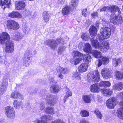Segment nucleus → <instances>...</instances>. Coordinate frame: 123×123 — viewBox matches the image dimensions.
Returning a JSON list of instances; mask_svg holds the SVG:
<instances>
[{
    "label": "nucleus",
    "mask_w": 123,
    "mask_h": 123,
    "mask_svg": "<svg viewBox=\"0 0 123 123\" xmlns=\"http://www.w3.org/2000/svg\"><path fill=\"white\" fill-rule=\"evenodd\" d=\"M94 38L91 39L92 44L96 49H99L103 52H106L109 49V44L108 42L103 40L101 43H99L97 40H94Z\"/></svg>",
    "instance_id": "nucleus-1"
},
{
    "label": "nucleus",
    "mask_w": 123,
    "mask_h": 123,
    "mask_svg": "<svg viewBox=\"0 0 123 123\" xmlns=\"http://www.w3.org/2000/svg\"><path fill=\"white\" fill-rule=\"evenodd\" d=\"M64 41L62 39H59L56 40L53 39L47 40L45 42V44L49 45L52 50L55 49L59 44H63Z\"/></svg>",
    "instance_id": "nucleus-2"
},
{
    "label": "nucleus",
    "mask_w": 123,
    "mask_h": 123,
    "mask_svg": "<svg viewBox=\"0 0 123 123\" xmlns=\"http://www.w3.org/2000/svg\"><path fill=\"white\" fill-rule=\"evenodd\" d=\"M87 78L89 82L93 81L97 82L100 80L99 74L97 70L88 73L87 74Z\"/></svg>",
    "instance_id": "nucleus-3"
},
{
    "label": "nucleus",
    "mask_w": 123,
    "mask_h": 123,
    "mask_svg": "<svg viewBox=\"0 0 123 123\" xmlns=\"http://www.w3.org/2000/svg\"><path fill=\"white\" fill-rule=\"evenodd\" d=\"M5 25L8 29L12 30H17L19 27L18 24L12 20H8L6 21L5 22Z\"/></svg>",
    "instance_id": "nucleus-4"
},
{
    "label": "nucleus",
    "mask_w": 123,
    "mask_h": 123,
    "mask_svg": "<svg viewBox=\"0 0 123 123\" xmlns=\"http://www.w3.org/2000/svg\"><path fill=\"white\" fill-rule=\"evenodd\" d=\"M102 37H99V40L102 41L104 39L109 38L111 34V30L108 27L102 28L100 30Z\"/></svg>",
    "instance_id": "nucleus-5"
},
{
    "label": "nucleus",
    "mask_w": 123,
    "mask_h": 123,
    "mask_svg": "<svg viewBox=\"0 0 123 123\" xmlns=\"http://www.w3.org/2000/svg\"><path fill=\"white\" fill-rule=\"evenodd\" d=\"M9 78V75L8 74L5 75L3 78L0 87V94L1 95H3L6 90L8 86V80Z\"/></svg>",
    "instance_id": "nucleus-6"
},
{
    "label": "nucleus",
    "mask_w": 123,
    "mask_h": 123,
    "mask_svg": "<svg viewBox=\"0 0 123 123\" xmlns=\"http://www.w3.org/2000/svg\"><path fill=\"white\" fill-rule=\"evenodd\" d=\"M119 14L114 17H111L110 18V22L115 25H119L121 24L123 22V18Z\"/></svg>",
    "instance_id": "nucleus-7"
},
{
    "label": "nucleus",
    "mask_w": 123,
    "mask_h": 123,
    "mask_svg": "<svg viewBox=\"0 0 123 123\" xmlns=\"http://www.w3.org/2000/svg\"><path fill=\"white\" fill-rule=\"evenodd\" d=\"M5 114L7 117L12 118L15 116V111L13 108L11 106H8L5 108Z\"/></svg>",
    "instance_id": "nucleus-8"
},
{
    "label": "nucleus",
    "mask_w": 123,
    "mask_h": 123,
    "mask_svg": "<svg viewBox=\"0 0 123 123\" xmlns=\"http://www.w3.org/2000/svg\"><path fill=\"white\" fill-rule=\"evenodd\" d=\"M6 47L5 48V51L7 53H11L13 52L14 49L13 43L11 41L5 43Z\"/></svg>",
    "instance_id": "nucleus-9"
},
{
    "label": "nucleus",
    "mask_w": 123,
    "mask_h": 123,
    "mask_svg": "<svg viewBox=\"0 0 123 123\" xmlns=\"http://www.w3.org/2000/svg\"><path fill=\"white\" fill-rule=\"evenodd\" d=\"M45 98L47 102V103L50 105H54L57 100V98L55 96L51 95L46 96Z\"/></svg>",
    "instance_id": "nucleus-10"
},
{
    "label": "nucleus",
    "mask_w": 123,
    "mask_h": 123,
    "mask_svg": "<svg viewBox=\"0 0 123 123\" xmlns=\"http://www.w3.org/2000/svg\"><path fill=\"white\" fill-rule=\"evenodd\" d=\"M117 100L116 98L113 97L109 99L106 102L107 107L110 109H113L117 104Z\"/></svg>",
    "instance_id": "nucleus-11"
},
{
    "label": "nucleus",
    "mask_w": 123,
    "mask_h": 123,
    "mask_svg": "<svg viewBox=\"0 0 123 123\" xmlns=\"http://www.w3.org/2000/svg\"><path fill=\"white\" fill-rule=\"evenodd\" d=\"M10 37L8 34L5 32H3L0 34V43L3 44L9 41Z\"/></svg>",
    "instance_id": "nucleus-12"
},
{
    "label": "nucleus",
    "mask_w": 123,
    "mask_h": 123,
    "mask_svg": "<svg viewBox=\"0 0 123 123\" xmlns=\"http://www.w3.org/2000/svg\"><path fill=\"white\" fill-rule=\"evenodd\" d=\"M52 118V117L49 116L44 115L41 117V120L38 119H36L34 121L35 123H47V121L51 120Z\"/></svg>",
    "instance_id": "nucleus-13"
},
{
    "label": "nucleus",
    "mask_w": 123,
    "mask_h": 123,
    "mask_svg": "<svg viewBox=\"0 0 123 123\" xmlns=\"http://www.w3.org/2000/svg\"><path fill=\"white\" fill-rule=\"evenodd\" d=\"M101 73L104 78L107 79L111 77L112 71L109 68H104L102 70Z\"/></svg>",
    "instance_id": "nucleus-14"
},
{
    "label": "nucleus",
    "mask_w": 123,
    "mask_h": 123,
    "mask_svg": "<svg viewBox=\"0 0 123 123\" xmlns=\"http://www.w3.org/2000/svg\"><path fill=\"white\" fill-rule=\"evenodd\" d=\"M109 11L112 14H116L117 12H118L117 14H120L121 13V12L119 8L116 6L113 5L112 6H109Z\"/></svg>",
    "instance_id": "nucleus-15"
},
{
    "label": "nucleus",
    "mask_w": 123,
    "mask_h": 123,
    "mask_svg": "<svg viewBox=\"0 0 123 123\" xmlns=\"http://www.w3.org/2000/svg\"><path fill=\"white\" fill-rule=\"evenodd\" d=\"M88 62L84 63L81 64L79 67L78 69L79 72L82 73L85 72L88 67L89 66Z\"/></svg>",
    "instance_id": "nucleus-16"
},
{
    "label": "nucleus",
    "mask_w": 123,
    "mask_h": 123,
    "mask_svg": "<svg viewBox=\"0 0 123 123\" xmlns=\"http://www.w3.org/2000/svg\"><path fill=\"white\" fill-rule=\"evenodd\" d=\"M119 105L120 108L117 111V115L119 118L123 119V102H120Z\"/></svg>",
    "instance_id": "nucleus-17"
},
{
    "label": "nucleus",
    "mask_w": 123,
    "mask_h": 123,
    "mask_svg": "<svg viewBox=\"0 0 123 123\" xmlns=\"http://www.w3.org/2000/svg\"><path fill=\"white\" fill-rule=\"evenodd\" d=\"M23 35L19 32H17L13 33L12 36V38L14 40L18 41L21 40L23 38Z\"/></svg>",
    "instance_id": "nucleus-18"
},
{
    "label": "nucleus",
    "mask_w": 123,
    "mask_h": 123,
    "mask_svg": "<svg viewBox=\"0 0 123 123\" xmlns=\"http://www.w3.org/2000/svg\"><path fill=\"white\" fill-rule=\"evenodd\" d=\"M10 97L18 99H20L21 100H23L24 98L23 95L20 93L16 91L11 93Z\"/></svg>",
    "instance_id": "nucleus-19"
},
{
    "label": "nucleus",
    "mask_w": 123,
    "mask_h": 123,
    "mask_svg": "<svg viewBox=\"0 0 123 123\" xmlns=\"http://www.w3.org/2000/svg\"><path fill=\"white\" fill-rule=\"evenodd\" d=\"M25 6V2L22 1H19L16 2L15 8L17 10H22L24 9Z\"/></svg>",
    "instance_id": "nucleus-20"
},
{
    "label": "nucleus",
    "mask_w": 123,
    "mask_h": 123,
    "mask_svg": "<svg viewBox=\"0 0 123 123\" xmlns=\"http://www.w3.org/2000/svg\"><path fill=\"white\" fill-rule=\"evenodd\" d=\"M82 98L85 103H88L91 102V100L94 98V96L92 94L84 95L82 97Z\"/></svg>",
    "instance_id": "nucleus-21"
},
{
    "label": "nucleus",
    "mask_w": 123,
    "mask_h": 123,
    "mask_svg": "<svg viewBox=\"0 0 123 123\" xmlns=\"http://www.w3.org/2000/svg\"><path fill=\"white\" fill-rule=\"evenodd\" d=\"M10 0H0V5L5 9L6 7H9L11 5Z\"/></svg>",
    "instance_id": "nucleus-22"
},
{
    "label": "nucleus",
    "mask_w": 123,
    "mask_h": 123,
    "mask_svg": "<svg viewBox=\"0 0 123 123\" xmlns=\"http://www.w3.org/2000/svg\"><path fill=\"white\" fill-rule=\"evenodd\" d=\"M89 32L92 38H94L96 36L97 31V30L95 27L94 26H91L89 30Z\"/></svg>",
    "instance_id": "nucleus-23"
},
{
    "label": "nucleus",
    "mask_w": 123,
    "mask_h": 123,
    "mask_svg": "<svg viewBox=\"0 0 123 123\" xmlns=\"http://www.w3.org/2000/svg\"><path fill=\"white\" fill-rule=\"evenodd\" d=\"M91 91L93 92H98L100 90V88L98 85L95 84L91 86L90 87Z\"/></svg>",
    "instance_id": "nucleus-24"
},
{
    "label": "nucleus",
    "mask_w": 123,
    "mask_h": 123,
    "mask_svg": "<svg viewBox=\"0 0 123 123\" xmlns=\"http://www.w3.org/2000/svg\"><path fill=\"white\" fill-rule=\"evenodd\" d=\"M8 16L11 18H21L22 16L18 12H13L8 14Z\"/></svg>",
    "instance_id": "nucleus-25"
},
{
    "label": "nucleus",
    "mask_w": 123,
    "mask_h": 123,
    "mask_svg": "<svg viewBox=\"0 0 123 123\" xmlns=\"http://www.w3.org/2000/svg\"><path fill=\"white\" fill-rule=\"evenodd\" d=\"M56 70L58 72L64 74L67 73L68 72V68H64L60 66L57 67L56 68Z\"/></svg>",
    "instance_id": "nucleus-26"
},
{
    "label": "nucleus",
    "mask_w": 123,
    "mask_h": 123,
    "mask_svg": "<svg viewBox=\"0 0 123 123\" xmlns=\"http://www.w3.org/2000/svg\"><path fill=\"white\" fill-rule=\"evenodd\" d=\"M43 17L44 21L47 23L49 20L50 15L48 12L45 11L43 12Z\"/></svg>",
    "instance_id": "nucleus-27"
},
{
    "label": "nucleus",
    "mask_w": 123,
    "mask_h": 123,
    "mask_svg": "<svg viewBox=\"0 0 123 123\" xmlns=\"http://www.w3.org/2000/svg\"><path fill=\"white\" fill-rule=\"evenodd\" d=\"M32 56V52L30 51H27L24 54L23 59L31 60Z\"/></svg>",
    "instance_id": "nucleus-28"
},
{
    "label": "nucleus",
    "mask_w": 123,
    "mask_h": 123,
    "mask_svg": "<svg viewBox=\"0 0 123 123\" xmlns=\"http://www.w3.org/2000/svg\"><path fill=\"white\" fill-rule=\"evenodd\" d=\"M91 53L93 56L96 58H100L102 56V53L98 50L93 51Z\"/></svg>",
    "instance_id": "nucleus-29"
},
{
    "label": "nucleus",
    "mask_w": 123,
    "mask_h": 123,
    "mask_svg": "<svg viewBox=\"0 0 123 123\" xmlns=\"http://www.w3.org/2000/svg\"><path fill=\"white\" fill-rule=\"evenodd\" d=\"M113 88L118 90H120L123 88V84L121 82H119L114 85Z\"/></svg>",
    "instance_id": "nucleus-30"
},
{
    "label": "nucleus",
    "mask_w": 123,
    "mask_h": 123,
    "mask_svg": "<svg viewBox=\"0 0 123 123\" xmlns=\"http://www.w3.org/2000/svg\"><path fill=\"white\" fill-rule=\"evenodd\" d=\"M82 57L83 60L85 62H91L92 59L90 55L89 54H83Z\"/></svg>",
    "instance_id": "nucleus-31"
},
{
    "label": "nucleus",
    "mask_w": 123,
    "mask_h": 123,
    "mask_svg": "<svg viewBox=\"0 0 123 123\" xmlns=\"http://www.w3.org/2000/svg\"><path fill=\"white\" fill-rule=\"evenodd\" d=\"M70 9V7L69 6H67L62 9V13L63 15H67L69 13Z\"/></svg>",
    "instance_id": "nucleus-32"
},
{
    "label": "nucleus",
    "mask_w": 123,
    "mask_h": 123,
    "mask_svg": "<svg viewBox=\"0 0 123 123\" xmlns=\"http://www.w3.org/2000/svg\"><path fill=\"white\" fill-rule=\"evenodd\" d=\"M50 90L51 92L58 93L59 91V87L58 86L53 85L50 87Z\"/></svg>",
    "instance_id": "nucleus-33"
},
{
    "label": "nucleus",
    "mask_w": 123,
    "mask_h": 123,
    "mask_svg": "<svg viewBox=\"0 0 123 123\" xmlns=\"http://www.w3.org/2000/svg\"><path fill=\"white\" fill-rule=\"evenodd\" d=\"M111 85V83L109 81H101L99 83L100 86H103L105 87H109Z\"/></svg>",
    "instance_id": "nucleus-34"
},
{
    "label": "nucleus",
    "mask_w": 123,
    "mask_h": 123,
    "mask_svg": "<svg viewBox=\"0 0 123 123\" xmlns=\"http://www.w3.org/2000/svg\"><path fill=\"white\" fill-rule=\"evenodd\" d=\"M92 49L90 44L87 43L85 44V47L84 49V51L86 52L90 53L91 52Z\"/></svg>",
    "instance_id": "nucleus-35"
},
{
    "label": "nucleus",
    "mask_w": 123,
    "mask_h": 123,
    "mask_svg": "<svg viewBox=\"0 0 123 123\" xmlns=\"http://www.w3.org/2000/svg\"><path fill=\"white\" fill-rule=\"evenodd\" d=\"M102 93L103 94H105L110 96L113 93L112 90L110 89H105L102 90Z\"/></svg>",
    "instance_id": "nucleus-36"
},
{
    "label": "nucleus",
    "mask_w": 123,
    "mask_h": 123,
    "mask_svg": "<svg viewBox=\"0 0 123 123\" xmlns=\"http://www.w3.org/2000/svg\"><path fill=\"white\" fill-rule=\"evenodd\" d=\"M22 102L21 101H18L17 100H15L13 102V105L16 108L18 109L22 105Z\"/></svg>",
    "instance_id": "nucleus-37"
},
{
    "label": "nucleus",
    "mask_w": 123,
    "mask_h": 123,
    "mask_svg": "<svg viewBox=\"0 0 123 123\" xmlns=\"http://www.w3.org/2000/svg\"><path fill=\"white\" fill-rule=\"evenodd\" d=\"M45 112L47 113L53 114L55 113L53 108L50 107H47L45 111Z\"/></svg>",
    "instance_id": "nucleus-38"
},
{
    "label": "nucleus",
    "mask_w": 123,
    "mask_h": 123,
    "mask_svg": "<svg viewBox=\"0 0 123 123\" xmlns=\"http://www.w3.org/2000/svg\"><path fill=\"white\" fill-rule=\"evenodd\" d=\"M61 46L59 47L58 49V53L59 54H62L65 50L66 47L63 44Z\"/></svg>",
    "instance_id": "nucleus-39"
},
{
    "label": "nucleus",
    "mask_w": 123,
    "mask_h": 123,
    "mask_svg": "<svg viewBox=\"0 0 123 123\" xmlns=\"http://www.w3.org/2000/svg\"><path fill=\"white\" fill-rule=\"evenodd\" d=\"M81 38L83 40H88L89 39L90 37L88 33H83L81 36Z\"/></svg>",
    "instance_id": "nucleus-40"
},
{
    "label": "nucleus",
    "mask_w": 123,
    "mask_h": 123,
    "mask_svg": "<svg viewBox=\"0 0 123 123\" xmlns=\"http://www.w3.org/2000/svg\"><path fill=\"white\" fill-rule=\"evenodd\" d=\"M113 65L115 67L118 66L121 62V61L120 59H114L112 61Z\"/></svg>",
    "instance_id": "nucleus-41"
},
{
    "label": "nucleus",
    "mask_w": 123,
    "mask_h": 123,
    "mask_svg": "<svg viewBox=\"0 0 123 123\" xmlns=\"http://www.w3.org/2000/svg\"><path fill=\"white\" fill-rule=\"evenodd\" d=\"M80 73H79L77 72L73 73L72 77L74 79L79 80L80 79Z\"/></svg>",
    "instance_id": "nucleus-42"
},
{
    "label": "nucleus",
    "mask_w": 123,
    "mask_h": 123,
    "mask_svg": "<svg viewBox=\"0 0 123 123\" xmlns=\"http://www.w3.org/2000/svg\"><path fill=\"white\" fill-rule=\"evenodd\" d=\"M116 77L119 80H121L123 78V73L119 71H116Z\"/></svg>",
    "instance_id": "nucleus-43"
},
{
    "label": "nucleus",
    "mask_w": 123,
    "mask_h": 123,
    "mask_svg": "<svg viewBox=\"0 0 123 123\" xmlns=\"http://www.w3.org/2000/svg\"><path fill=\"white\" fill-rule=\"evenodd\" d=\"M80 114L81 116L83 117H87L89 115V112L85 110L81 111L80 112Z\"/></svg>",
    "instance_id": "nucleus-44"
},
{
    "label": "nucleus",
    "mask_w": 123,
    "mask_h": 123,
    "mask_svg": "<svg viewBox=\"0 0 123 123\" xmlns=\"http://www.w3.org/2000/svg\"><path fill=\"white\" fill-rule=\"evenodd\" d=\"M23 32L25 34H27L30 30V29L27 25H23L22 27Z\"/></svg>",
    "instance_id": "nucleus-45"
},
{
    "label": "nucleus",
    "mask_w": 123,
    "mask_h": 123,
    "mask_svg": "<svg viewBox=\"0 0 123 123\" xmlns=\"http://www.w3.org/2000/svg\"><path fill=\"white\" fill-rule=\"evenodd\" d=\"M31 63V60H28L23 59V64L25 67L29 66Z\"/></svg>",
    "instance_id": "nucleus-46"
},
{
    "label": "nucleus",
    "mask_w": 123,
    "mask_h": 123,
    "mask_svg": "<svg viewBox=\"0 0 123 123\" xmlns=\"http://www.w3.org/2000/svg\"><path fill=\"white\" fill-rule=\"evenodd\" d=\"M109 59L106 57H103L102 59V64L104 65H106L109 62Z\"/></svg>",
    "instance_id": "nucleus-47"
},
{
    "label": "nucleus",
    "mask_w": 123,
    "mask_h": 123,
    "mask_svg": "<svg viewBox=\"0 0 123 123\" xmlns=\"http://www.w3.org/2000/svg\"><path fill=\"white\" fill-rule=\"evenodd\" d=\"M73 54L74 56H81L82 57L83 54L81 53L80 52L77 51H73Z\"/></svg>",
    "instance_id": "nucleus-48"
},
{
    "label": "nucleus",
    "mask_w": 123,
    "mask_h": 123,
    "mask_svg": "<svg viewBox=\"0 0 123 123\" xmlns=\"http://www.w3.org/2000/svg\"><path fill=\"white\" fill-rule=\"evenodd\" d=\"M94 113L98 118L100 119L102 118V115L98 110H95L94 112Z\"/></svg>",
    "instance_id": "nucleus-49"
},
{
    "label": "nucleus",
    "mask_w": 123,
    "mask_h": 123,
    "mask_svg": "<svg viewBox=\"0 0 123 123\" xmlns=\"http://www.w3.org/2000/svg\"><path fill=\"white\" fill-rule=\"evenodd\" d=\"M83 59L80 57H79L76 59L74 60V63L75 65L78 64L81 62Z\"/></svg>",
    "instance_id": "nucleus-50"
},
{
    "label": "nucleus",
    "mask_w": 123,
    "mask_h": 123,
    "mask_svg": "<svg viewBox=\"0 0 123 123\" xmlns=\"http://www.w3.org/2000/svg\"><path fill=\"white\" fill-rule=\"evenodd\" d=\"M78 0H72L71 5L73 7H74L76 6L78 3Z\"/></svg>",
    "instance_id": "nucleus-51"
},
{
    "label": "nucleus",
    "mask_w": 123,
    "mask_h": 123,
    "mask_svg": "<svg viewBox=\"0 0 123 123\" xmlns=\"http://www.w3.org/2000/svg\"><path fill=\"white\" fill-rule=\"evenodd\" d=\"M87 10V8H86L83 9L82 11V15L85 17H86L88 14V12Z\"/></svg>",
    "instance_id": "nucleus-52"
},
{
    "label": "nucleus",
    "mask_w": 123,
    "mask_h": 123,
    "mask_svg": "<svg viewBox=\"0 0 123 123\" xmlns=\"http://www.w3.org/2000/svg\"><path fill=\"white\" fill-rule=\"evenodd\" d=\"M109 6H105L100 9V12H107L109 11Z\"/></svg>",
    "instance_id": "nucleus-53"
},
{
    "label": "nucleus",
    "mask_w": 123,
    "mask_h": 123,
    "mask_svg": "<svg viewBox=\"0 0 123 123\" xmlns=\"http://www.w3.org/2000/svg\"><path fill=\"white\" fill-rule=\"evenodd\" d=\"M66 95L68 97L71 96L72 95V92L68 89H67Z\"/></svg>",
    "instance_id": "nucleus-54"
},
{
    "label": "nucleus",
    "mask_w": 123,
    "mask_h": 123,
    "mask_svg": "<svg viewBox=\"0 0 123 123\" xmlns=\"http://www.w3.org/2000/svg\"><path fill=\"white\" fill-rule=\"evenodd\" d=\"M102 24L104 26L107 25L109 23V22L107 20L105 19H102Z\"/></svg>",
    "instance_id": "nucleus-55"
},
{
    "label": "nucleus",
    "mask_w": 123,
    "mask_h": 123,
    "mask_svg": "<svg viewBox=\"0 0 123 123\" xmlns=\"http://www.w3.org/2000/svg\"><path fill=\"white\" fill-rule=\"evenodd\" d=\"M99 10V9H98L96 12H94L91 13V15L93 17L95 16L98 17V11Z\"/></svg>",
    "instance_id": "nucleus-56"
},
{
    "label": "nucleus",
    "mask_w": 123,
    "mask_h": 123,
    "mask_svg": "<svg viewBox=\"0 0 123 123\" xmlns=\"http://www.w3.org/2000/svg\"><path fill=\"white\" fill-rule=\"evenodd\" d=\"M51 123H64L60 119H57L53 122Z\"/></svg>",
    "instance_id": "nucleus-57"
},
{
    "label": "nucleus",
    "mask_w": 123,
    "mask_h": 123,
    "mask_svg": "<svg viewBox=\"0 0 123 123\" xmlns=\"http://www.w3.org/2000/svg\"><path fill=\"white\" fill-rule=\"evenodd\" d=\"M95 63L96 65L97 64L98 66V67H100L102 63V61L100 60L97 61Z\"/></svg>",
    "instance_id": "nucleus-58"
},
{
    "label": "nucleus",
    "mask_w": 123,
    "mask_h": 123,
    "mask_svg": "<svg viewBox=\"0 0 123 123\" xmlns=\"http://www.w3.org/2000/svg\"><path fill=\"white\" fill-rule=\"evenodd\" d=\"M40 107L41 110H42L45 108V105L43 103H41L40 105Z\"/></svg>",
    "instance_id": "nucleus-59"
},
{
    "label": "nucleus",
    "mask_w": 123,
    "mask_h": 123,
    "mask_svg": "<svg viewBox=\"0 0 123 123\" xmlns=\"http://www.w3.org/2000/svg\"><path fill=\"white\" fill-rule=\"evenodd\" d=\"M58 76L60 79H63L64 78V76L61 73H60L58 74Z\"/></svg>",
    "instance_id": "nucleus-60"
},
{
    "label": "nucleus",
    "mask_w": 123,
    "mask_h": 123,
    "mask_svg": "<svg viewBox=\"0 0 123 123\" xmlns=\"http://www.w3.org/2000/svg\"><path fill=\"white\" fill-rule=\"evenodd\" d=\"M80 123H89L85 120L83 119L80 120Z\"/></svg>",
    "instance_id": "nucleus-61"
},
{
    "label": "nucleus",
    "mask_w": 123,
    "mask_h": 123,
    "mask_svg": "<svg viewBox=\"0 0 123 123\" xmlns=\"http://www.w3.org/2000/svg\"><path fill=\"white\" fill-rule=\"evenodd\" d=\"M65 0H58V2L59 3H60L61 4L64 3Z\"/></svg>",
    "instance_id": "nucleus-62"
},
{
    "label": "nucleus",
    "mask_w": 123,
    "mask_h": 123,
    "mask_svg": "<svg viewBox=\"0 0 123 123\" xmlns=\"http://www.w3.org/2000/svg\"><path fill=\"white\" fill-rule=\"evenodd\" d=\"M118 96L120 98H123V92L119 93L118 94Z\"/></svg>",
    "instance_id": "nucleus-63"
},
{
    "label": "nucleus",
    "mask_w": 123,
    "mask_h": 123,
    "mask_svg": "<svg viewBox=\"0 0 123 123\" xmlns=\"http://www.w3.org/2000/svg\"><path fill=\"white\" fill-rule=\"evenodd\" d=\"M68 97L66 95L64 96L63 99V100L64 103H65L66 101V99Z\"/></svg>",
    "instance_id": "nucleus-64"
}]
</instances>
